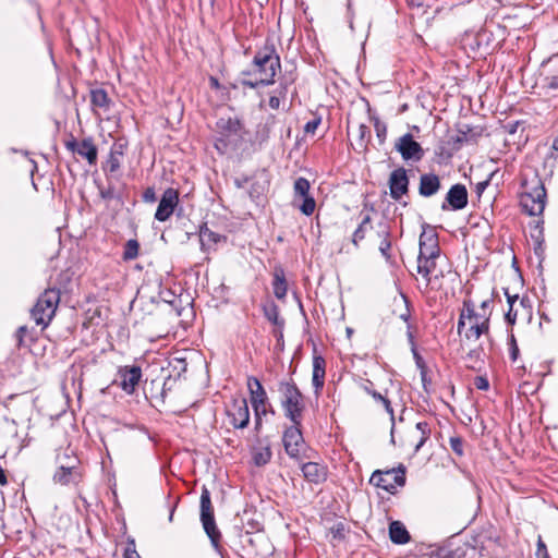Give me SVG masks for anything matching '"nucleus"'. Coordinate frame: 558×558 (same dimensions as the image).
<instances>
[{"label":"nucleus","mask_w":558,"mask_h":558,"mask_svg":"<svg viewBox=\"0 0 558 558\" xmlns=\"http://www.w3.org/2000/svg\"><path fill=\"white\" fill-rule=\"evenodd\" d=\"M281 69L280 57L277 53L275 43L271 38H267L263 47H260L252 60L251 68L243 71L244 76H260L275 83V77Z\"/></svg>","instance_id":"1"},{"label":"nucleus","mask_w":558,"mask_h":558,"mask_svg":"<svg viewBox=\"0 0 558 558\" xmlns=\"http://www.w3.org/2000/svg\"><path fill=\"white\" fill-rule=\"evenodd\" d=\"M278 393L284 417L291 423H302L306 404L305 398L295 381L292 378L279 380Z\"/></svg>","instance_id":"2"},{"label":"nucleus","mask_w":558,"mask_h":558,"mask_svg":"<svg viewBox=\"0 0 558 558\" xmlns=\"http://www.w3.org/2000/svg\"><path fill=\"white\" fill-rule=\"evenodd\" d=\"M59 303L60 290L57 288L46 289L31 310L32 319H34L37 326H41V329H45L54 317Z\"/></svg>","instance_id":"3"},{"label":"nucleus","mask_w":558,"mask_h":558,"mask_svg":"<svg viewBox=\"0 0 558 558\" xmlns=\"http://www.w3.org/2000/svg\"><path fill=\"white\" fill-rule=\"evenodd\" d=\"M523 186L525 191L520 197V205L523 211L529 216L542 215L546 205V190L543 182L536 178L534 185L529 186V183L524 182Z\"/></svg>","instance_id":"4"},{"label":"nucleus","mask_w":558,"mask_h":558,"mask_svg":"<svg viewBox=\"0 0 558 558\" xmlns=\"http://www.w3.org/2000/svg\"><path fill=\"white\" fill-rule=\"evenodd\" d=\"M302 423H291L287 426L282 435V444L286 453L295 461L310 459L311 456L306 453V444L301 430Z\"/></svg>","instance_id":"5"},{"label":"nucleus","mask_w":558,"mask_h":558,"mask_svg":"<svg viewBox=\"0 0 558 558\" xmlns=\"http://www.w3.org/2000/svg\"><path fill=\"white\" fill-rule=\"evenodd\" d=\"M201 522L203 524V529L207 536L210 539V543L215 549H219L221 533L217 527L214 508L211 505L210 493L204 486L201 494Z\"/></svg>","instance_id":"6"},{"label":"nucleus","mask_w":558,"mask_h":558,"mask_svg":"<svg viewBox=\"0 0 558 558\" xmlns=\"http://www.w3.org/2000/svg\"><path fill=\"white\" fill-rule=\"evenodd\" d=\"M369 483L390 494H396L397 486L405 484V468L400 464L397 470H376L373 472Z\"/></svg>","instance_id":"7"},{"label":"nucleus","mask_w":558,"mask_h":558,"mask_svg":"<svg viewBox=\"0 0 558 558\" xmlns=\"http://www.w3.org/2000/svg\"><path fill=\"white\" fill-rule=\"evenodd\" d=\"M484 551L483 546L477 549L476 538L473 539V543H465L462 547H454V541L450 539L436 549V556L438 558H483L486 556Z\"/></svg>","instance_id":"8"},{"label":"nucleus","mask_w":558,"mask_h":558,"mask_svg":"<svg viewBox=\"0 0 558 558\" xmlns=\"http://www.w3.org/2000/svg\"><path fill=\"white\" fill-rule=\"evenodd\" d=\"M179 191L173 187H168L163 191L158 207L156 209L154 218L157 221L165 222L167 221L174 213L180 217L182 215L183 208L179 207Z\"/></svg>","instance_id":"9"},{"label":"nucleus","mask_w":558,"mask_h":558,"mask_svg":"<svg viewBox=\"0 0 558 558\" xmlns=\"http://www.w3.org/2000/svg\"><path fill=\"white\" fill-rule=\"evenodd\" d=\"M64 146L69 151L77 154L82 158L86 159L88 165H96L98 158V148L94 144L92 137H86L81 142H77V140L71 135L70 138L64 142Z\"/></svg>","instance_id":"10"},{"label":"nucleus","mask_w":558,"mask_h":558,"mask_svg":"<svg viewBox=\"0 0 558 558\" xmlns=\"http://www.w3.org/2000/svg\"><path fill=\"white\" fill-rule=\"evenodd\" d=\"M428 242H430V251L428 252V256L425 258H417V272L425 278L426 286L432 282L430 274L435 270V259L439 256L437 233L434 230H430Z\"/></svg>","instance_id":"11"},{"label":"nucleus","mask_w":558,"mask_h":558,"mask_svg":"<svg viewBox=\"0 0 558 558\" xmlns=\"http://www.w3.org/2000/svg\"><path fill=\"white\" fill-rule=\"evenodd\" d=\"M409 177L403 167L395 169L388 180L389 194L395 201H400L403 195L409 193Z\"/></svg>","instance_id":"12"},{"label":"nucleus","mask_w":558,"mask_h":558,"mask_svg":"<svg viewBox=\"0 0 558 558\" xmlns=\"http://www.w3.org/2000/svg\"><path fill=\"white\" fill-rule=\"evenodd\" d=\"M120 379L119 386L123 391L132 395L142 378V368L138 365L120 366L117 372Z\"/></svg>","instance_id":"13"},{"label":"nucleus","mask_w":558,"mask_h":558,"mask_svg":"<svg viewBox=\"0 0 558 558\" xmlns=\"http://www.w3.org/2000/svg\"><path fill=\"white\" fill-rule=\"evenodd\" d=\"M395 147L404 160L420 161L424 156L422 146L410 133L402 135L396 143Z\"/></svg>","instance_id":"14"},{"label":"nucleus","mask_w":558,"mask_h":558,"mask_svg":"<svg viewBox=\"0 0 558 558\" xmlns=\"http://www.w3.org/2000/svg\"><path fill=\"white\" fill-rule=\"evenodd\" d=\"M468 205V190L461 183L453 184L441 204V209L446 210H461Z\"/></svg>","instance_id":"15"},{"label":"nucleus","mask_w":558,"mask_h":558,"mask_svg":"<svg viewBox=\"0 0 558 558\" xmlns=\"http://www.w3.org/2000/svg\"><path fill=\"white\" fill-rule=\"evenodd\" d=\"M227 413L234 428L243 429L250 423V410L245 398L234 399Z\"/></svg>","instance_id":"16"},{"label":"nucleus","mask_w":558,"mask_h":558,"mask_svg":"<svg viewBox=\"0 0 558 558\" xmlns=\"http://www.w3.org/2000/svg\"><path fill=\"white\" fill-rule=\"evenodd\" d=\"M84 473L82 469L71 466H61L58 465L56 472L52 475V481L54 484H59L62 486L68 485H78L83 480Z\"/></svg>","instance_id":"17"},{"label":"nucleus","mask_w":558,"mask_h":558,"mask_svg":"<svg viewBox=\"0 0 558 558\" xmlns=\"http://www.w3.org/2000/svg\"><path fill=\"white\" fill-rule=\"evenodd\" d=\"M247 389L250 392V402L252 404L253 412L263 410L262 407H264L265 403H267V400L269 399L259 379L255 376H248Z\"/></svg>","instance_id":"18"},{"label":"nucleus","mask_w":558,"mask_h":558,"mask_svg":"<svg viewBox=\"0 0 558 558\" xmlns=\"http://www.w3.org/2000/svg\"><path fill=\"white\" fill-rule=\"evenodd\" d=\"M301 471L304 478L311 484H322L328 477V468L318 462H304L301 464Z\"/></svg>","instance_id":"19"},{"label":"nucleus","mask_w":558,"mask_h":558,"mask_svg":"<svg viewBox=\"0 0 558 558\" xmlns=\"http://www.w3.org/2000/svg\"><path fill=\"white\" fill-rule=\"evenodd\" d=\"M441 189L439 177L434 173H423L420 177L418 194L423 197H432L436 195Z\"/></svg>","instance_id":"20"},{"label":"nucleus","mask_w":558,"mask_h":558,"mask_svg":"<svg viewBox=\"0 0 558 558\" xmlns=\"http://www.w3.org/2000/svg\"><path fill=\"white\" fill-rule=\"evenodd\" d=\"M216 125L221 136L227 138H240L242 136L243 125L239 119L220 118Z\"/></svg>","instance_id":"21"},{"label":"nucleus","mask_w":558,"mask_h":558,"mask_svg":"<svg viewBox=\"0 0 558 558\" xmlns=\"http://www.w3.org/2000/svg\"><path fill=\"white\" fill-rule=\"evenodd\" d=\"M227 238L217 232H214L207 227V223L204 222L199 226V241L202 251L209 250L213 245L226 241Z\"/></svg>","instance_id":"22"},{"label":"nucleus","mask_w":558,"mask_h":558,"mask_svg":"<svg viewBox=\"0 0 558 558\" xmlns=\"http://www.w3.org/2000/svg\"><path fill=\"white\" fill-rule=\"evenodd\" d=\"M326 361L320 355H315L313 359V376L312 384L315 393L318 395L324 387Z\"/></svg>","instance_id":"23"},{"label":"nucleus","mask_w":558,"mask_h":558,"mask_svg":"<svg viewBox=\"0 0 558 558\" xmlns=\"http://www.w3.org/2000/svg\"><path fill=\"white\" fill-rule=\"evenodd\" d=\"M263 313L267 320H269L271 324L278 327L279 330H275V336L282 338L284 319L280 317L278 305L272 301L268 302L263 305Z\"/></svg>","instance_id":"24"},{"label":"nucleus","mask_w":558,"mask_h":558,"mask_svg":"<svg viewBox=\"0 0 558 558\" xmlns=\"http://www.w3.org/2000/svg\"><path fill=\"white\" fill-rule=\"evenodd\" d=\"M90 104L93 110L96 112L97 109L107 112L110 110L112 100L108 96V93L104 88H93L89 92Z\"/></svg>","instance_id":"25"},{"label":"nucleus","mask_w":558,"mask_h":558,"mask_svg":"<svg viewBox=\"0 0 558 558\" xmlns=\"http://www.w3.org/2000/svg\"><path fill=\"white\" fill-rule=\"evenodd\" d=\"M389 538L396 545H404L410 542V533L400 521H392L389 524Z\"/></svg>","instance_id":"26"},{"label":"nucleus","mask_w":558,"mask_h":558,"mask_svg":"<svg viewBox=\"0 0 558 558\" xmlns=\"http://www.w3.org/2000/svg\"><path fill=\"white\" fill-rule=\"evenodd\" d=\"M272 291L277 299L283 300L287 295L288 284L286 272L282 267H276L272 274Z\"/></svg>","instance_id":"27"},{"label":"nucleus","mask_w":558,"mask_h":558,"mask_svg":"<svg viewBox=\"0 0 558 558\" xmlns=\"http://www.w3.org/2000/svg\"><path fill=\"white\" fill-rule=\"evenodd\" d=\"M377 235L378 238L380 239V243H379V252L381 253V255L387 259L389 260L391 255H390V250H391V241H390V229L387 225L385 223H380L378 226V230H377Z\"/></svg>","instance_id":"28"},{"label":"nucleus","mask_w":558,"mask_h":558,"mask_svg":"<svg viewBox=\"0 0 558 558\" xmlns=\"http://www.w3.org/2000/svg\"><path fill=\"white\" fill-rule=\"evenodd\" d=\"M16 347L19 349H29L32 343L36 340V333L28 329L26 326H21L15 331Z\"/></svg>","instance_id":"29"},{"label":"nucleus","mask_w":558,"mask_h":558,"mask_svg":"<svg viewBox=\"0 0 558 558\" xmlns=\"http://www.w3.org/2000/svg\"><path fill=\"white\" fill-rule=\"evenodd\" d=\"M489 331V315H482V322H476L465 331L466 339H478L483 335H487Z\"/></svg>","instance_id":"30"},{"label":"nucleus","mask_w":558,"mask_h":558,"mask_svg":"<svg viewBox=\"0 0 558 558\" xmlns=\"http://www.w3.org/2000/svg\"><path fill=\"white\" fill-rule=\"evenodd\" d=\"M362 220L359 223L356 230L353 232L352 242L357 245L359 242L365 239L366 233L373 228L372 218L368 214L361 213Z\"/></svg>","instance_id":"31"},{"label":"nucleus","mask_w":558,"mask_h":558,"mask_svg":"<svg viewBox=\"0 0 558 558\" xmlns=\"http://www.w3.org/2000/svg\"><path fill=\"white\" fill-rule=\"evenodd\" d=\"M483 355L484 349L481 345L470 350L464 357L466 361L470 362L469 364H466V367L472 371H481L482 365L484 364Z\"/></svg>","instance_id":"32"},{"label":"nucleus","mask_w":558,"mask_h":558,"mask_svg":"<svg viewBox=\"0 0 558 558\" xmlns=\"http://www.w3.org/2000/svg\"><path fill=\"white\" fill-rule=\"evenodd\" d=\"M120 148H122V146H120ZM122 155H123V153L121 149H119V150L111 149L109 153V156L102 167L104 171L109 172V173H116L117 171H119V169L121 167L120 159H121Z\"/></svg>","instance_id":"33"},{"label":"nucleus","mask_w":558,"mask_h":558,"mask_svg":"<svg viewBox=\"0 0 558 558\" xmlns=\"http://www.w3.org/2000/svg\"><path fill=\"white\" fill-rule=\"evenodd\" d=\"M482 131H476L469 125H463L459 129V134L454 138V143L462 144V143H476V140L478 136H481Z\"/></svg>","instance_id":"34"},{"label":"nucleus","mask_w":558,"mask_h":558,"mask_svg":"<svg viewBox=\"0 0 558 558\" xmlns=\"http://www.w3.org/2000/svg\"><path fill=\"white\" fill-rule=\"evenodd\" d=\"M272 457V452L270 447L267 445L265 447L255 448L252 452V459L256 466L266 465Z\"/></svg>","instance_id":"35"},{"label":"nucleus","mask_w":558,"mask_h":558,"mask_svg":"<svg viewBox=\"0 0 558 558\" xmlns=\"http://www.w3.org/2000/svg\"><path fill=\"white\" fill-rule=\"evenodd\" d=\"M542 225H543V220L537 221L534 226V230L537 231V234L532 233V238L535 241L534 252L541 259H543V255H544V251H545Z\"/></svg>","instance_id":"36"},{"label":"nucleus","mask_w":558,"mask_h":558,"mask_svg":"<svg viewBox=\"0 0 558 558\" xmlns=\"http://www.w3.org/2000/svg\"><path fill=\"white\" fill-rule=\"evenodd\" d=\"M140 253V243L136 239H130L124 244L123 253H122V259L124 262L133 260L137 258Z\"/></svg>","instance_id":"37"},{"label":"nucleus","mask_w":558,"mask_h":558,"mask_svg":"<svg viewBox=\"0 0 558 558\" xmlns=\"http://www.w3.org/2000/svg\"><path fill=\"white\" fill-rule=\"evenodd\" d=\"M430 230L433 229L428 225L423 226V232L420 235V253L417 258L428 256V252L430 251V242H428Z\"/></svg>","instance_id":"38"},{"label":"nucleus","mask_w":558,"mask_h":558,"mask_svg":"<svg viewBox=\"0 0 558 558\" xmlns=\"http://www.w3.org/2000/svg\"><path fill=\"white\" fill-rule=\"evenodd\" d=\"M416 429L421 433V438L415 446V452H417L424 446L430 436V428L427 422H418L416 424Z\"/></svg>","instance_id":"39"},{"label":"nucleus","mask_w":558,"mask_h":558,"mask_svg":"<svg viewBox=\"0 0 558 558\" xmlns=\"http://www.w3.org/2000/svg\"><path fill=\"white\" fill-rule=\"evenodd\" d=\"M247 78H242L241 84L243 86L250 87L252 89L258 88L260 86H268L272 85V83L269 82V80H265L260 76H246Z\"/></svg>","instance_id":"40"},{"label":"nucleus","mask_w":558,"mask_h":558,"mask_svg":"<svg viewBox=\"0 0 558 558\" xmlns=\"http://www.w3.org/2000/svg\"><path fill=\"white\" fill-rule=\"evenodd\" d=\"M294 195L300 197L310 195V182L307 179L300 177L295 180Z\"/></svg>","instance_id":"41"},{"label":"nucleus","mask_w":558,"mask_h":558,"mask_svg":"<svg viewBox=\"0 0 558 558\" xmlns=\"http://www.w3.org/2000/svg\"><path fill=\"white\" fill-rule=\"evenodd\" d=\"M57 464L61 466H71L82 469L80 459L74 454L64 453L57 457Z\"/></svg>","instance_id":"42"},{"label":"nucleus","mask_w":558,"mask_h":558,"mask_svg":"<svg viewBox=\"0 0 558 558\" xmlns=\"http://www.w3.org/2000/svg\"><path fill=\"white\" fill-rule=\"evenodd\" d=\"M460 315H464L465 319L482 318V315L475 312L474 303L470 299H465L463 301V310L461 311Z\"/></svg>","instance_id":"43"},{"label":"nucleus","mask_w":558,"mask_h":558,"mask_svg":"<svg viewBox=\"0 0 558 558\" xmlns=\"http://www.w3.org/2000/svg\"><path fill=\"white\" fill-rule=\"evenodd\" d=\"M302 199H303V202L299 207L301 213L304 214L305 216H311L314 213L315 207H316L314 197L311 195H307V196L302 197Z\"/></svg>","instance_id":"44"},{"label":"nucleus","mask_w":558,"mask_h":558,"mask_svg":"<svg viewBox=\"0 0 558 558\" xmlns=\"http://www.w3.org/2000/svg\"><path fill=\"white\" fill-rule=\"evenodd\" d=\"M372 120L374 122L376 136L379 143L383 144L386 141L387 136V125L384 122H381L377 117H373Z\"/></svg>","instance_id":"45"},{"label":"nucleus","mask_w":558,"mask_h":558,"mask_svg":"<svg viewBox=\"0 0 558 558\" xmlns=\"http://www.w3.org/2000/svg\"><path fill=\"white\" fill-rule=\"evenodd\" d=\"M329 532L335 541L341 542L345 538V525L343 522H337L333 524L329 529Z\"/></svg>","instance_id":"46"},{"label":"nucleus","mask_w":558,"mask_h":558,"mask_svg":"<svg viewBox=\"0 0 558 558\" xmlns=\"http://www.w3.org/2000/svg\"><path fill=\"white\" fill-rule=\"evenodd\" d=\"M287 93V85L280 84V89L278 90V96H270L269 98V107L274 110H277L280 107V97H284Z\"/></svg>","instance_id":"47"},{"label":"nucleus","mask_w":558,"mask_h":558,"mask_svg":"<svg viewBox=\"0 0 558 558\" xmlns=\"http://www.w3.org/2000/svg\"><path fill=\"white\" fill-rule=\"evenodd\" d=\"M449 445L451 450L459 457L463 456V439L461 437H450Z\"/></svg>","instance_id":"48"},{"label":"nucleus","mask_w":558,"mask_h":558,"mask_svg":"<svg viewBox=\"0 0 558 558\" xmlns=\"http://www.w3.org/2000/svg\"><path fill=\"white\" fill-rule=\"evenodd\" d=\"M509 345V355L512 362L517 361L519 356V347L517 344V340L514 338V335L511 333L508 341Z\"/></svg>","instance_id":"49"},{"label":"nucleus","mask_w":558,"mask_h":558,"mask_svg":"<svg viewBox=\"0 0 558 558\" xmlns=\"http://www.w3.org/2000/svg\"><path fill=\"white\" fill-rule=\"evenodd\" d=\"M373 386L374 384L371 380H366V384L363 386V389L366 393L372 396L376 402H380L381 400H384L385 396L373 389Z\"/></svg>","instance_id":"50"},{"label":"nucleus","mask_w":558,"mask_h":558,"mask_svg":"<svg viewBox=\"0 0 558 558\" xmlns=\"http://www.w3.org/2000/svg\"><path fill=\"white\" fill-rule=\"evenodd\" d=\"M230 143H231V138H227V137L220 135L219 137H217V140L215 142V148L220 154H225V153H227Z\"/></svg>","instance_id":"51"},{"label":"nucleus","mask_w":558,"mask_h":558,"mask_svg":"<svg viewBox=\"0 0 558 558\" xmlns=\"http://www.w3.org/2000/svg\"><path fill=\"white\" fill-rule=\"evenodd\" d=\"M535 556L537 558H550L547 547H546V544L544 543V541L542 539L541 536H538V539H537V548H536Z\"/></svg>","instance_id":"52"},{"label":"nucleus","mask_w":558,"mask_h":558,"mask_svg":"<svg viewBox=\"0 0 558 558\" xmlns=\"http://www.w3.org/2000/svg\"><path fill=\"white\" fill-rule=\"evenodd\" d=\"M264 410L254 412V430L258 435L263 428Z\"/></svg>","instance_id":"53"},{"label":"nucleus","mask_w":558,"mask_h":558,"mask_svg":"<svg viewBox=\"0 0 558 558\" xmlns=\"http://www.w3.org/2000/svg\"><path fill=\"white\" fill-rule=\"evenodd\" d=\"M142 198L145 203H155L157 201L156 192L153 186H148L144 190Z\"/></svg>","instance_id":"54"},{"label":"nucleus","mask_w":558,"mask_h":558,"mask_svg":"<svg viewBox=\"0 0 558 558\" xmlns=\"http://www.w3.org/2000/svg\"><path fill=\"white\" fill-rule=\"evenodd\" d=\"M474 386L478 390H488V388H489L488 378L486 376H476L474 378Z\"/></svg>","instance_id":"55"},{"label":"nucleus","mask_w":558,"mask_h":558,"mask_svg":"<svg viewBox=\"0 0 558 558\" xmlns=\"http://www.w3.org/2000/svg\"><path fill=\"white\" fill-rule=\"evenodd\" d=\"M371 137V131L365 124L359 126V138L362 143H365Z\"/></svg>","instance_id":"56"},{"label":"nucleus","mask_w":558,"mask_h":558,"mask_svg":"<svg viewBox=\"0 0 558 558\" xmlns=\"http://www.w3.org/2000/svg\"><path fill=\"white\" fill-rule=\"evenodd\" d=\"M489 182H490V178H488L487 180H484V181H481V182H477L475 184V193L477 194L478 197L482 196V194L484 193V191L487 189V186L489 185Z\"/></svg>","instance_id":"57"},{"label":"nucleus","mask_w":558,"mask_h":558,"mask_svg":"<svg viewBox=\"0 0 558 558\" xmlns=\"http://www.w3.org/2000/svg\"><path fill=\"white\" fill-rule=\"evenodd\" d=\"M99 194L102 199L110 201L114 197V189L112 186L101 189Z\"/></svg>","instance_id":"58"},{"label":"nucleus","mask_w":558,"mask_h":558,"mask_svg":"<svg viewBox=\"0 0 558 558\" xmlns=\"http://www.w3.org/2000/svg\"><path fill=\"white\" fill-rule=\"evenodd\" d=\"M492 303H493V298L484 300L481 303V305H480V307L482 310V314L481 315H487L488 316V314L489 315L492 314V310H490Z\"/></svg>","instance_id":"59"},{"label":"nucleus","mask_w":558,"mask_h":558,"mask_svg":"<svg viewBox=\"0 0 558 558\" xmlns=\"http://www.w3.org/2000/svg\"><path fill=\"white\" fill-rule=\"evenodd\" d=\"M402 300L404 302V305H405V311L403 313L400 314V318L403 320V322H409L410 317H411V313H410V308H409V300L405 295H402Z\"/></svg>","instance_id":"60"},{"label":"nucleus","mask_w":558,"mask_h":558,"mask_svg":"<svg viewBox=\"0 0 558 558\" xmlns=\"http://www.w3.org/2000/svg\"><path fill=\"white\" fill-rule=\"evenodd\" d=\"M319 123H320V120H319V119L311 120V121H308V122L305 124V126H304V131H305L306 133H313V132L317 129V126L319 125Z\"/></svg>","instance_id":"61"},{"label":"nucleus","mask_w":558,"mask_h":558,"mask_svg":"<svg viewBox=\"0 0 558 558\" xmlns=\"http://www.w3.org/2000/svg\"><path fill=\"white\" fill-rule=\"evenodd\" d=\"M380 403H383V405L385 407V410L390 415L391 422L393 423L395 422V414H393V409L391 407V402L389 401V399L384 397V400H381Z\"/></svg>","instance_id":"62"},{"label":"nucleus","mask_w":558,"mask_h":558,"mask_svg":"<svg viewBox=\"0 0 558 558\" xmlns=\"http://www.w3.org/2000/svg\"><path fill=\"white\" fill-rule=\"evenodd\" d=\"M521 125V123L519 121H514V122H508L506 125H505V130L509 133V134H514L517 133V130L518 128Z\"/></svg>","instance_id":"63"},{"label":"nucleus","mask_w":558,"mask_h":558,"mask_svg":"<svg viewBox=\"0 0 558 558\" xmlns=\"http://www.w3.org/2000/svg\"><path fill=\"white\" fill-rule=\"evenodd\" d=\"M547 86L548 88L550 89H558V73L550 76V77H547Z\"/></svg>","instance_id":"64"}]
</instances>
